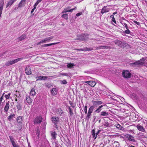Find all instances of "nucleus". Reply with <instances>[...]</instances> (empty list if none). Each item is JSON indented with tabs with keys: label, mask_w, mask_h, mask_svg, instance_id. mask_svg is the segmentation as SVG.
Listing matches in <instances>:
<instances>
[{
	"label": "nucleus",
	"mask_w": 147,
	"mask_h": 147,
	"mask_svg": "<svg viewBox=\"0 0 147 147\" xmlns=\"http://www.w3.org/2000/svg\"><path fill=\"white\" fill-rule=\"evenodd\" d=\"M70 7H68L64 9L62 11V13H64L68 12H72V11L76 9V7H75L74 8L70 9Z\"/></svg>",
	"instance_id": "nucleus-5"
},
{
	"label": "nucleus",
	"mask_w": 147,
	"mask_h": 147,
	"mask_svg": "<svg viewBox=\"0 0 147 147\" xmlns=\"http://www.w3.org/2000/svg\"><path fill=\"white\" fill-rule=\"evenodd\" d=\"M26 38V35L25 34H23L19 37L18 39L19 41L22 40Z\"/></svg>",
	"instance_id": "nucleus-23"
},
{
	"label": "nucleus",
	"mask_w": 147,
	"mask_h": 147,
	"mask_svg": "<svg viewBox=\"0 0 147 147\" xmlns=\"http://www.w3.org/2000/svg\"><path fill=\"white\" fill-rule=\"evenodd\" d=\"M81 13H78L76 14V16L77 17H78V16H80L81 15Z\"/></svg>",
	"instance_id": "nucleus-54"
},
{
	"label": "nucleus",
	"mask_w": 147,
	"mask_h": 147,
	"mask_svg": "<svg viewBox=\"0 0 147 147\" xmlns=\"http://www.w3.org/2000/svg\"><path fill=\"white\" fill-rule=\"evenodd\" d=\"M57 134L55 131H52L51 133V136L52 138L55 139L57 135Z\"/></svg>",
	"instance_id": "nucleus-26"
},
{
	"label": "nucleus",
	"mask_w": 147,
	"mask_h": 147,
	"mask_svg": "<svg viewBox=\"0 0 147 147\" xmlns=\"http://www.w3.org/2000/svg\"><path fill=\"white\" fill-rule=\"evenodd\" d=\"M9 102H8L6 103V105L5 106L4 109V111L6 113L7 112V111L9 109Z\"/></svg>",
	"instance_id": "nucleus-18"
},
{
	"label": "nucleus",
	"mask_w": 147,
	"mask_h": 147,
	"mask_svg": "<svg viewBox=\"0 0 147 147\" xmlns=\"http://www.w3.org/2000/svg\"><path fill=\"white\" fill-rule=\"evenodd\" d=\"M42 118L41 116H37L35 119L34 121L35 123H39L42 121Z\"/></svg>",
	"instance_id": "nucleus-9"
},
{
	"label": "nucleus",
	"mask_w": 147,
	"mask_h": 147,
	"mask_svg": "<svg viewBox=\"0 0 147 147\" xmlns=\"http://www.w3.org/2000/svg\"><path fill=\"white\" fill-rule=\"evenodd\" d=\"M104 105H102L98 107V108L95 111V112L96 113H99L100 112L101 110V108Z\"/></svg>",
	"instance_id": "nucleus-28"
},
{
	"label": "nucleus",
	"mask_w": 147,
	"mask_h": 147,
	"mask_svg": "<svg viewBox=\"0 0 147 147\" xmlns=\"http://www.w3.org/2000/svg\"><path fill=\"white\" fill-rule=\"evenodd\" d=\"M34 10L33 9L31 11V14H32V16H33L34 15V13H33L34 11Z\"/></svg>",
	"instance_id": "nucleus-53"
},
{
	"label": "nucleus",
	"mask_w": 147,
	"mask_h": 147,
	"mask_svg": "<svg viewBox=\"0 0 147 147\" xmlns=\"http://www.w3.org/2000/svg\"><path fill=\"white\" fill-rule=\"evenodd\" d=\"M123 77L125 78H130L131 76V74L129 72L128 70H126L124 71L122 74Z\"/></svg>",
	"instance_id": "nucleus-4"
},
{
	"label": "nucleus",
	"mask_w": 147,
	"mask_h": 147,
	"mask_svg": "<svg viewBox=\"0 0 147 147\" xmlns=\"http://www.w3.org/2000/svg\"><path fill=\"white\" fill-rule=\"evenodd\" d=\"M61 83L63 84H65L67 83V81L65 80H63V81H61Z\"/></svg>",
	"instance_id": "nucleus-47"
},
{
	"label": "nucleus",
	"mask_w": 147,
	"mask_h": 147,
	"mask_svg": "<svg viewBox=\"0 0 147 147\" xmlns=\"http://www.w3.org/2000/svg\"><path fill=\"white\" fill-rule=\"evenodd\" d=\"M45 86L46 87H47L48 88H50L51 87L52 85H51L50 84L48 83L46 84Z\"/></svg>",
	"instance_id": "nucleus-46"
},
{
	"label": "nucleus",
	"mask_w": 147,
	"mask_h": 147,
	"mask_svg": "<svg viewBox=\"0 0 147 147\" xmlns=\"http://www.w3.org/2000/svg\"><path fill=\"white\" fill-rule=\"evenodd\" d=\"M100 115L101 116H107L109 115V114L107 113L105 111H102Z\"/></svg>",
	"instance_id": "nucleus-32"
},
{
	"label": "nucleus",
	"mask_w": 147,
	"mask_h": 147,
	"mask_svg": "<svg viewBox=\"0 0 147 147\" xmlns=\"http://www.w3.org/2000/svg\"><path fill=\"white\" fill-rule=\"evenodd\" d=\"M16 0H10L7 5V7H10Z\"/></svg>",
	"instance_id": "nucleus-22"
},
{
	"label": "nucleus",
	"mask_w": 147,
	"mask_h": 147,
	"mask_svg": "<svg viewBox=\"0 0 147 147\" xmlns=\"http://www.w3.org/2000/svg\"><path fill=\"white\" fill-rule=\"evenodd\" d=\"M51 119L53 123H54L55 125V127L57 128V124L59 121V118L57 117L54 116L52 117Z\"/></svg>",
	"instance_id": "nucleus-2"
},
{
	"label": "nucleus",
	"mask_w": 147,
	"mask_h": 147,
	"mask_svg": "<svg viewBox=\"0 0 147 147\" xmlns=\"http://www.w3.org/2000/svg\"><path fill=\"white\" fill-rule=\"evenodd\" d=\"M48 39L49 40V41H50V40H51L53 38V36H50L49 37H48Z\"/></svg>",
	"instance_id": "nucleus-55"
},
{
	"label": "nucleus",
	"mask_w": 147,
	"mask_h": 147,
	"mask_svg": "<svg viewBox=\"0 0 147 147\" xmlns=\"http://www.w3.org/2000/svg\"><path fill=\"white\" fill-rule=\"evenodd\" d=\"M95 129H93L92 131V137L93 138H94V139H96L97 135L100 131V130H98L97 132L95 133Z\"/></svg>",
	"instance_id": "nucleus-10"
},
{
	"label": "nucleus",
	"mask_w": 147,
	"mask_h": 147,
	"mask_svg": "<svg viewBox=\"0 0 147 147\" xmlns=\"http://www.w3.org/2000/svg\"><path fill=\"white\" fill-rule=\"evenodd\" d=\"M104 125L106 126V127H109V124L107 122H105L103 124Z\"/></svg>",
	"instance_id": "nucleus-44"
},
{
	"label": "nucleus",
	"mask_w": 147,
	"mask_h": 147,
	"mask_svg": "<svg viewBox=\"0 0 147 147\" xmlns=\"http://www.w3.org/2000/svg\"><path fill=\"white\" fill-rule=\"evenodd\" d=\"M3 98V96H1V97L0 98V101H2Z\"/></svg>",
	"instance_id": "nucleus-58"
},
{
	"label": "nucleus",
	"mask_w": 147,
	"mask_h": 147,
	"mask_svg": "<svg viewBox=\"0 0 147 147\" xmlns=\"http://www.w3.org/2000/svg\"><path fill=\"white\" fill-rule=\"evenodd\" d=\"M112 22H114L115 24H116V21L115 18H114L112 19Z\"/></svg>",
	"instance_id": "nucleus-51"
},
{
	"label": "nucleus",
	"mask_w": 147,
	"mask_h": 147,
	"mask_svg": "<svg viewBox=\"0 0 147 147\" xmlns=\"http://www.w3.org/2000/svg\"><path fill=\"white\" fill-rule=\"evenodd\" d=\"M91 114V113L88 112L87 114V115L86 117L88 118V119L90 118Z\"/></svg>",
	"instance_id": "nucleus-43"
},
{
	"label": "nucleus",
	"mask_w": 147,
	"mask_h": 147,
	"mask_svg": "<svg viewBox=\"0 0 147 147\" xmlns=\"http://www.w3.org/2000/svg\"><path fill=\"white\" fill-rule=\"evenodd\" d=\"M74 66V64L71 63H68L67 65V67L69 68H73V67Z\"/></svg>",
	"instance_id": "nucleus-29"
},
{
	"label": "nucleus",
	"mask_w": 147,
	"mask_h": 147,
	"mask_svg": "<svg viewBox=\"0 0 147 147\" xmlns=\"http://www.w3.org/2000/svg\"><path fill=\"white\" fill-rule=\"evenodd\" d=\"M92 102L93 103V105L92 106H94L93 107L94 108L97 107L98 105H101L102 104V101L98 100H92Z\"/></svg>",
	"instance_id": "nucleus-7"
},
{
	"label": "nucleus",
	"mask_w": 147,
	"mask_h": 147,
	"mask_svg": "<svg viewBox=\"0 0 147 147\" xmlns=\"http://www.w3.org/2000/svg\"><path fill=\"white\" fill-rule=\"evenodd\" d=\"M121 23L123 24L124 26L126 28V29L128 28V27L127 26V24L125 22H124L123 21H122L121 22Z\"/></svg>",
	"instance_id": "nucleus-35"
},
{
	"label": "nucleus",
	"mask_w": 147,
	"mask_h": 147,
	"mask_svg": "<svg viewBox=\"0 0 147 147\" xmlns=\"http://www.w3.org/2000/svg\"><path fill=\"white\" fill-rule=\"evenodd\" d=\"M136 127L140 131H141L142 132H144L145 129L144 127L140 125H138L136 126Z\"/></svg>",
	"instance_id": "nucleus-15"
},
{
	"label": "nucleus",
	"mask_w": 147,
	"mask_h": 147,
	"mask_svg": "<svg viewBox=\"0 0 147 147\" xmlns=\"http://www.w3.org/2000/svg\"><path fill=\"white\" fill-rule=\"evenodd\" d=\"M15 116V114H12L9 116L7 118L10 121L12 119L13 117H14Z\"/></svg>",
	"instance_id": "nucleus-30"
},
{
	"label": "nucleus",
	"mask_w": 147,
	"mask_h": 147,
	"mask_svg": "<svg viewBox=\"0 0 147 147\" xmlns=\"http://www.w3.org/2000/svg\"><path fill=\"white\" fill-rule=\"evenodd\" d=\"M140 61H142L143 62V61H144L145 60V59L144 58H142L141 59L139 60Z\"/></svg>",
	"instance_id": "nucleus-57"
},
{
	"label": "nucleus",
	"mask_w": 147,
	"mask_h": 147,
	"mask_svg": "<svg viewBox=\"0 0 147 147\" xmlns=\"http://www.w3.org/2000/svg\"><path fill=\"white\" fill-rule=\"evenodd\" d=\"M62 74L63 76H67V74L66 73H65Z\"/></svg>",
	"instance_id": "nucleus-61"
},
{
	"label": "nucleus",
	"mask_w": 147,
	"mask_h": 147,
	"mask_svg": "<svg viewBox=\"0 0 147 147\" xmlns=\"http://www.w3.org/2000/svg\"><path fill=\"white\" fill-rule=\"evenodd\" d=\"M116 127L117 128H118L119 129H121V128H122V127L119 124H118L117 125Z\"/></svg>",
	"instance_id": "nucleus-48"
},
{
	"label": "nucleus",
	"mask_w": 147,
	"mask_h": 147,
	"mask_svg": "<svg viewBox=\"0 0 147 147\" xmlns=\"http://www.w3.org/2000/svg\"><path fill=\"white\" fill-rule=\"evenodd\" d=\"M117 13V12H114L113 13V15H115V14H116V13Z\"/></svg>",
	"instance_id": "nucleus-64"
},
{
	"label": "nucleus",
	"mask_w": 147,
	"mask_h": 147,
	"mask_svg": "<svg viewBox=\"0 0 147 147\" xmlns=\"http://www.w3.org/2000/svg\"><path fill=\"white\" fill-rule=\"evenodd\" d=\"M109 8H107L106 6H104L101 10V13L103 14L105 13L109 12Z\"/></svg>",
	"instance_id": "nucleus-14"
},
{
	"label": "nucleus",
	"mask_w": 147,
	"mask_h": 147,
	"mask_svg": "<svg viewBox=\"0 0 147 147\" xmlns=\"http://www.w3.org/2000/svg\"><path fill=\"white\" fill-rule=\"evenodd\" d=\"M127 29L126 30L124 31L123 33H125L126 34H129L131 32L129 30L128 28H127V29Z\"/></svg>",
	"instance_id": "nucleus-39"
},
{
	"label": "nucleus",
	"mask_w": 147,
	"mask_h": 147,
	"mask_svg": "<svg viewBox=\"0 0 147 147\" xmlns=\"http://www.w3.org/2000/svg\"><path fill=\"white\" fill-rule=\"evenodd\" d=\"M16 120L19 123H22V116H19L16 119Z\"/></svg>",
	"instance_id": "nucleus-24"
},
{
	"label": "nucleus",
	"mask_w": 147,
	"mask_h": 147,
	"mask_svg": "<svg viewBox=\"0 0 147 147\" xmlns=\"http://www.w3.org/2000/svg\"><path fill=\"white\" fill-rule=\"evenodd\" d=\"M10 61V62H11V65L13 64H14V62L13 61V60L12 61Z\"/></svg>",
	"instance_id": "nucleus-59"
},
{
	"label": "nucleus",
	"mask_w": 147,
	"mask_h": 147,
	"mask_svg": "<svg viewBox=\"0 0 147 147\" xmlns=\"http://www.w3.org/2000/svg\"><path fill=\"white\" fill-rule=\"evenodd\" d=\"M94 106H91L89 109V110L88 111V112H90L91 113H92L93 111V110L94 109V107H93Z\"/></svg>",
	"instance_id": "nucleus-37"
},
{
	"label": "nucleus",
	"mask_w": 147,
	"mask_h": 147,
	"mask_svg": "<svg viewBox=\"0 0 147 147\" xmlns=\"http://www.w3.org/2000/svg\"><path fill=\"white\" fill-rule=\"evenodd\" d=\"M136 24L138 25H139L140 24V23L139 22H137V21L134 20L133 21Z\"/></svg>",
	"instance_id": "nucleus-49"
},
{
	"label": "nucleus",
	"mask_w": 147,
	"mask_h": 147,
	"mask_svg": "<svg viewBox=\"0 0 147 147\" xmlns=\"http://www.w3.org/2000/svg\"><path fill=\"white\" fill-rule=\"evenodd\" d=\"M96 49H110V47L109 46H102L97 47Z\"/></svg>",
	"instance_id": "nucleus-21"
},
{
	"label": "nucleus",
	"mask_w": 147,
	"mask_h": 147,
	"mask_svg": "<svg viewBox=\"0 0 147 147\" xmlns=\"http://www.w3.org/2000/svg\"><path fill=\"white\" fill-rule=\"evenodd\" d=\"M44 40H45V43L47 42H48L49 41L47 38H45V39H44Z\"/></svg>",
	"instance_id": "nucleus-52"
},
{
	"label": "nucleus",
	"mask_w": 147,
	"mask_h": 147,
	"mask_svg": "<svg viewBox=\"0 0 147 147\" xmlns=\"http://www.w3.org/2000/svg\"><path fill=\"white\" fill-rule=\"evenodd\" d=\"M87 106H85L84 108V110L85 113L86 114L87 113Z\"/></svg>",
	"instance_id": "nucleus-45"
},
{
	"label": "nucleus",
	"mask_w": 147,
	"mask_h": 147,
	"mask_svg": "<svg viewBox=\"0 0 147 147\" xmlns=\"http://www.w3.org/2000/svg\"><path fill=\"white\" fill-rule=\"evenodd\" d=\"M36 6L35 5H34V8H33L34 10H35L36 8Z\"/></svg>",
	"instance_id": "nucleus-63"
},
{
	"label": "nucleus",
	"mask_w": 147,
	"mask_h": 147,
	"mask_svg": "<svg viewBox=\"0 0 147 147\" xmlns=\"http://www.w3.org/2000/svg\"><path fill=\"white\" fill-rule=\"evenodd\" d=\"M22 58H19L16 59H15L13 60V61L14 62V63L15 64V63H17V62H18L19 61H20V60H22Z\"/></svg>",
	"instance_id": "nucleus-36"
},
{
	"label": "nucleus",
	"mask_w": 147,
	"mask_h": 147,
	"mask_svg": "<svg viewBox=\"0 0 147 147\" xmlns=\"http://www.w3.org/2000/svg\"><path fill=\"white\" fill-rule=\"evenodd\" d=\"M10 94V93H9L5 95V97L6 99H8L9 98Z\"/></svg>",
	"instance_id": "nucleus-41"
},
{
	"label": "nucleus",
	"mask_w": 147,
	"mask_h": 147,
	"mask_svg": "<svg viewBox=\"0 0 147 147\" xmlns=\"http://www.w3.org/2000/svg\"><path fill=\"white\" fill-rule=\"evenodd\" d=\"M134 64L136 65L140 66L141 65H143L144 64V62L139 60L134 62Z\"/></svg>",
	"instance_id": "nucleus-17"
},
{
	"label": "nucleus",
	"mask_w": 147,
	"mask_h": 147,
	"mask_svg": "<svg viewBox=\"0 0 147 147\" xmlns=\"http://www.w3.org/2000/svg\"><path fill=\"white\" fill-rule=\"evenodd\" d=\"M9 138L13 147H19L18 145L16 144L14 142V138L12 136H9Z\"/></svg>",
	"instance_id": "nucleus-8"
},
{
	"label": "nucleus",
	"mask_w": 147,
	"mask_h": 147,
	"mask_svg": "<svg viewBox=\"0 0 147 147\" xmlns=\"http://www.w3.org/2000/svg\"><path fill=\"white\" fill-rule=\"evenodd\" d=\"M110 17L111 18H112V19H113V18H114V16H113V15H111V16H110Z\"/></svg>",
	"instance_id": "nucleus-60"
},
{
	"label": "nucleus",
	"mask_w": 147,
	"mask_h": 147,
	"mask_svg": "<svg viewBox=\"0 0 147 147\" xmlns=\"http://www.w3.org/2000/svg\"><path fill=\"white\" fill-rule=\"evenodd\" d=\"M125 136L128 139L129 141L133 142H136V140L134 139V138L130 134H126L125 135Z\"/></svg>",
	"instance_id": "nucleus-6"
},
{
	"label": "nucleus",
	"mask_w": 147,
	"mask_h": 147,
	"mask_svg": "<svg viewBox=\"0 0 147 147\" xmlns=\"http://www.w3.org/2000/svg\"><path fill=\"white\" fill-rule=\"evenodd\" d=\"M69 110L70 115L71 116H72L74 113L72 110H71V109L70 107H69Z\"/></svg>",
	"instance_id": "nucleus-38"
},
{
	"label": "nucleus",
	"mask_w": 147,
	"mask_h": 147,
	"mask_svg": "<svg viewBox=\"0 0 147 147\" xmlns=\"http://www.w3.org/2000/svg\"><path fill=\"white\" fill-rule=\"evenodd\" d=\"M57 90L56 88H53L51 91V94L52 95H56L57 94Z\"/></svg>",
	"instance_id": "nucleus-20"
},
{
	"label": "nucleus",
	"mask_w": 147,
	"mask_h": 147,
	"mask_svg": "<svg viewBox=\"0 0 147 147\" xmlns=\"http://www.w3.org/2000/svg\"><path fill=\"white\" fill-rule=\"evenodd\" d=\"M85 83L88 84L90 86L93 87L96 84V82L93 81H86L85 82Z\"/></svg>",
	"instance_id": "nucleus-11"
},
{
	"label": "nucleus",
	"mask_w": 147,
	"mask_h": 147,
	"mask_svg": "<svg viewBox=\"0 0 147 147\" xmlns=\"http://www.w3.org/2000/svg\"><path fill=\"white\" fill-rule=\"evenodd\" d=\"M32 101V99L28 95L26 96V101L28 104L31 103Z\"/></svg>",
	"instance_id": "nucleus-13"
},
{
	"label": "nucleus",
	"mask_w": 147,
	"mask_h": 147,
	"mask_svg": "<svg viewBox=\"0 0 147 147\" xmlns=\"http://www.w3.org/2000/svg\"><path fill=\"white\" fill-rule=\"evenodd\" d=\"M45 43L44 39H43L40 41V42L37 43V45H39L41 43Z\"/></svg>",
	"instance_id": "nucleus-40"
},
{
	"label": "nucleus",
	"mask_w": 147,
	"mask_h": 147,
	"mask_svg": "<svg viewBox=\"0 0 147 147\" xmlns=\"http://www.w3.org/2000/svg\"><path fill=\"white\" fill-rule=\"evenodd\" d=\"M36 93L35 92L34 89L33 88L30 91V94L32 96H34L35 94Z\"/></svg>",
	"instance_id": "nucleus-33"
},
{
	"label": "nucleus",
	"mask_w": 147,
	"mask_h": 147,
	"mask_svg": "<svg viewBox=\"0 0 147 147\" xmlns=\"http://www.w3.org/2000/svg\"><path fill=\"white\" fill-rule=\"evenodd\" d=\"M115 44L121 48H124L126 46L127 44L125 43L124 42H122L118 40L115 41Z\"/></svg>",
	"instance_id": "nucleus-1"
},
{
	"label": "nucleus",
	"mask_w": 147,
	"mask_h": 147,
	"mask_svg": "<svg viewBox=\"0 0 147 147\" xmlns=\"http://www.w3.org/2000/svg\"><path fill=\"white\" fill-rule=\"evenodd\" d=\"M38 4L36 3V2L35 3V4L34 5H35V6H37Z\"/></svg>",
	"instance_id": "nucleus-62"
},
{
	"label": "nucleus",
	"mask_w": 147,
	"mask_h": 147,
	"mask_svg": "<svg viewBox=\"0 0 147 147\" xmlns=\"http://www.w3.org/2000/svg\"><path fill=\"white\" fill-rule=\"evenodd\" d=\"M16 106L18 110H20L21 109V104L19 102H17V104L16 105Z\"/></svg>",
	"instance_id": "nucleus-27"
},
{
	"label": "nucleus",
	"mask_w": 147,
	"mask_h": 147,
	"mask_svg": "<svg viewBox=\"0 0 147 147\" xmlns=\"http://www.w3.org/2000/svg\"><path fill=\"white\" fill-rule=\"evenodd\" d=\"M58 43H54L51 44H45L42 46V47H46L49 46L53 45H55L57 44Z\"/></svg>",
	"instance_id": "nucleus-25"
},
{
	"label": "nucleus",
	"mask_w": 147,
	"mask_h": 147,
	"mask_svg": "<svg viewBox=\"0 0 147 147\" xmlns=\"http://www.w3.org/2000/svg\"><path fill=\"white\" fill-rule=\"evenodd\" d=\"M5 65L7 66H9L11 65L10 61H8L6 62Z\"/></svg>",
	"instance_id": "nucleus-42"
},
{
	"label": "nucleus",
	"mask_w": 147,
	"mask_h": 147,
	"mask_svg": "<svg viewBox=\"0 0 147 147\" xmlns=\"http://www.w3.org/2000/svg\"><path fill=\"white\" fill-rule=\"evenodd\" d=\"M93 50V49L92 48H88L86 47L84 48V49L83 50H82V51H91Z\"/></svg>",
	"instance_id": "nucleus-34"
},
{
	"label": "nucleus",
	"mask_w": 147,
	"mask_h": 147,
	"mask_svg": "<svg viewBox=\"0 0 147 147\" xmlns=\"http://www.w3.org/2000/svg\"><path fill=\"white\" fill-rule=\"evenodd\" d=\"M25 72L27 75L31 74V68L29 66H28L26 67Z\"/></svg>",
	"instance_id": "nucleus-12"
},
{
	"label": "nucleus",
	"mask_w": 147,
	"mask_h": 147,
	"mask_svg": "<svg viewBox=\"0 0 147 147\" xmlns=\"http://www.w3.org/2000/svg\"><path fill=\"white\" fill-rule=\"evenodd\" d=\"M37 134H38V136H39V132H40V131L38 129L36 131Z\"/></svg>",
	"instance_id": "nucleus-56"
},
{
	"label": "nucleus",
	"mask_w": 147,
	"mask_h": 147,
	"mask_svg": "<svg viewBox=\"0 0 147 147\" xmlns=\"http://www.w3.org/2000/svg\"><path fill=\"white\" fill-rule=\"evenodd\" d=\"M47 77L45 76H40L38 77V78L37 79L36 81H38L39 80H47Z\"/></svg>",
	"instance_id": "nucleus-19"
},
{
	"label": "nucleus",
	"mask_w": 147,
	"mask_h": 147,
	"mask_svg": "<svg viewBox=\"0 0 147 147\" xmlns=\"http://www.w3.org/2000/svg\"><path fill=\"white\" fill-rule=\"evenodd\" d=\"M26 0H22L18 4L19 7H22L25 5Z\"/></svg>",
	"instance_id": "nucleus-16"
},
{
	"label": "nucleus",
	"mask_w": 147,
	"mask_h": 147,
	"mask_svg": "<svg viewBox=\"0 0 147 147\" xmlns=\"http://www.w3.org/2000/svg\"><path fill=\"white\" fill-rule=\"evenodd\" d=\"M88 36V34H86V35L85 34H82L79 36V37L77 38L76 40H82V41H85L87 40V37L86 36Z\"/></svg>",
	"instance_id": "nucleus-3"
},
{
	"label": "nucleus",
	"mask_w": 147,
	"mask_h": 147,
	"mask_svg": "<svg viewBox=\"0 0 147 147\" xmlns=\"http://www.w3.org/2000/svg\"><path fill=\"white\" fill-rule=\"evenodd\" d=\"M61 17L63 18L66 20H67L68 19V14H63L61 16Z\"/></svg>",
	"instance_id": "nucleus-31"
},
{
	"label": "nucleus",
	"mask_w": 147,
	"mask_h": 147,
	"mask_svg": "<svg viewBox=\"0 0 147 147\" xmlns=\"http://www.w3.org/2000/svg\"><path fill=\"white\" fill-rule=\"evenodd\" d=\"M69 103L70 104V105H71V106L72 107H73V108H74V107L75 106L73 105V104L72 103V102L71 101H69Z\"/></svg>",
	"instance_id": "nucleus-50"
}]
</instances>
